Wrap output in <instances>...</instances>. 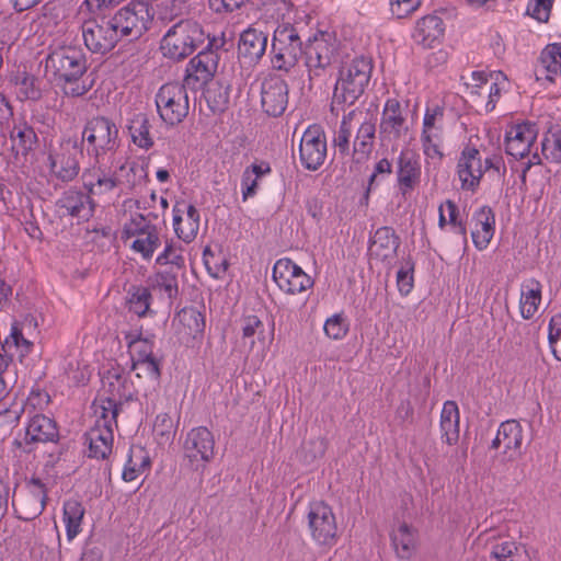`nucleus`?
Returning a JSON list of instances; mask_svg holds the SVG:
<instances>
[{
    "mask_svg": "<svg viewBox=\"0 0 561 561\" xmlns=\"http://www.w3.org/2000/svg\"><path fill=\"white\" fill-rule=\"evenodd\" d=\"M59 430L56 421L44 414H35L28 421L25 433V445L35 443H55L59 440Z\"/></svg>",
    "mask_w": 561,
    "mask_h": 561,
    "instance_id": "nucleus-25",
    "label": "nucleus"
},
{
    "mask_svg": "<svg viewBox=\"0 0 561 561\" xmlns=\"http://www.w3.org/2000/svg\"><path fill=\"white\" fill-rule=\"evenodd\" d=\"M13 82L20 87V94L25 100L38 101L42 98L39 80L35 76L26 71H18L13 78Z\"/></svg>",
    "mask_w": 561,
    "mask_h": 561,
    "instance_id": "nucleus-42",
    "label": "nucleus"
},
{
    "mask_svg": "<svg viewBox=\"0 0 561 561\" xmlns=\"http://www.w3.org/2000/svg\"><path fill=\"white\" fill-rule=\"evenodd\" d=\"M261 106L265 114L278 117L288 105L289 88L285 79L276 73H268L261 82Z\"/></svg>",
    "mask_w": 561,
    "mask_h": 561,
    "instance_id": "nucleus-11",
    "label": "nucleus"
},
{
    "mask_svg": "<svg viewBox=\"0 0 561 561\" xmlns=\"http://www.w3.org/2000/svg\"><path fill=\"white\" fill-rule=\"evenodd\" d=\"M308 525L313 540L319 545L333 546L336 541L337 526L332 508L324 502L310 504Z\"/></svg>",
    "mask_w": 561,
    "mask_h": 561,
    "instance_id": "nucleus-10",
    "label": "nucleus"
},
{
    "mask_svg": "<svg viewBox=\"0 0 561 561\" xmlns=\"http://www.w3.org/2000/svg\"><path fill=\"white\" fill-rule=\"evenodd\" d=\"M553 0H530L526 13L538 22H548Z\"/></svg>",
    "mask_w": 561,
    "mask_h": 561,
    "instance_id": "nucleus-53",
    "label": "nucleus"
},
{
    "mask_svg": "<svg viewBox=\"0 0 561 561\" xmlns=\"http://www.w3.org/2000/svg\"><path fill=\"white\" fill-rule=\"evenodd\" d=\"M27 486L28 495L21 501L19 508L15 507L18 517L22 520H33L38 517L47 501V489L39 478L32 477Z\"/></svg>",
    "mask_w": 561,
    "mask_h": 561,
    "instance_id": "nucleus-23",
    "label": "nucleus"
},
{
    "mask_svg": "<svg viewBox=\"0 0 561 561\" xmlns=\"http://www.w3.org/2000/svg\"><path fill=\"white\" fill-rule=\"evenodd\" d=\"M187 89L184 83L168 82L156 94V105L160 118L169 126L182 123L190 111Z\"/></svg>",
    "mask_w": 561,
    "mask_h": 561,
    "instance_id": "nucleus-7",
    "label": "nucleus"
},
{
    "mask_svg": "<svg viewBox=\"0 0 561 561\" xmlns=\"http://www.w3.org/2000/svg\"><path fill=\"white\" fill-rule=\"evenodd\" d=\"M182 249L173 243H167L163 252L157 257L156 262L160 265L172 264L179 268L184 267L185 260L181 253Z\"/></svg>",
    "mask_w": 561,
    "mask_h": 561,
    "instance_id": "nucleus-54",
    "label": "nucleus"
},
{
    "mask_svg": "<svg viewBox=\"0 0 561 561\" xmlns=\"http://www.w3.org/2000/svg\"><path fill=\"white\" fill-rule=\"evenodd\" d=\"M113 427L110 425H94L84 434L90 458L106 459L113 447Z\"/></svg>",
    "mask_w": 561,
    "mask_h": 561,
    "instance_id": "nucleus-28",
    "label": "nucleus"
},
{
    "mask_svg": "<svg viewBox=\"0 0 561 561\" xmlns=\"http://www.w3.org/2000/svg\"><path fill=\"white\" fill-rule=\"evenodd\" d=\"M542 285L536 278H527L520 284L519 311L525 320L531 319L541 302Z\"/></svg>",
    "mask_w": 561,
    "mask_h": 561,
    "instance_id": "nucleus-31",
    "label": "nucleus"
},
{
    "mask_svg": "<svg viewBox=\"0 0 561 561\" xmlns=\"http://www.w3.org/2000/svg\"><path fill=\"white\" fill-rule=\"evenodd\" d=\"M101 404L95 409V413L99 417L95 425H110L113 427L117 426V416L122 410V402H118L116 398H104L100 399Z\"/></svg>",
    "mask_w": 561,
    "mask_h": 561,
    "instance_id": "nucleus-41",
    "label": "nucleus"
},
{
    "mask_svg": "<svg viewBox=\"0 0 561 561\" xmlns=\"http://www.w3.org/2000/svg\"><path fill=\"white\" fill-rule=\"evenodd\" d=\"M161 362L151 355L140 360H134L133 369H142L150 378L158 380L161 376Z\"/></svg>",
    "mask_w": 561,
    "mask_h": 561,
    "instance_id": "nucleus-58",
    "label": "nucleus"
},
{
    "mask_svg": "<svg viewBox=\"0 0 561 561\" xmlns=\"http://www.w3.org/2000/svg\"><path fill=\"white\" fill-rule=\"evenodd\" d=\"M156 228V225L148 221L144 215L135 214L131 216L130 220L125 224L123 238L140 237L149 231H153Z\"/></svg>",
    "mask_w": 561,
    "mask_h": 561,
    "instance_id": "nucleus-47",
    "label": "nucleus"
},
{
    "mask_svg": "<svg viewBox=\"0 0 561 561\" xmlns=\"http://www.w3.org/2000/svg\"><path fill=\"white\" fill-rule=\"evenodd\" d=\"M325 449L327 445L323 438H312L302 443L299 457L305 463L310 465L318 458L323 457Z\"/></svg>",
    "mask_w": 561,
    "mask_h": 561,
    "instance_id": "nucleus-48",
    "label": "nucleus"
},
{
    "mask_svg": "<svg viewBox=\"0 0 561 561\" xmlns=\"http://www.w3.org/2000/svg\"><path fill=\"white\" fill-rule=\"evenodd\" d=\"M391 172H392V163L387 158L379 160L375 165L373 174L369 176L368 187L366 190V197H368L369 192L373 190V187L376 183L377 176L380 174L389 175V174H391Z\"/></svg>",
    "mask_w": 561,
    "mask_h": 561,
    "instance_id": "nucleus-64",
    "label": "nucleus"
},
{
    "mask_svg": "<svg viewBox=\"0 0 561 561\" xmlns=\"http://www.w3.org/2000/svg\"><path fill=\"white\" fill-rule=\"evenodd\" d=\"M376 127L373 122H363L358 128L356 139L354 141V160L360 163L368 159L371 149L373 140L375 138Z\"/></svg>",
    "mask_w": 561,
    "mask_h": 561,
    "instance_id": "nucleus-37",
    "label": "nucleus"
},
{
    "mask_svg": "<svg viewBox=\"0 0 561 561\" xmlns=\"http://www.w3.org/2000/svg\"><path fill=\"white\" fill-rule=\"evenodd\" d=\"M157 285L168 294L170 298L178 294V279L171 272H160L156 276Z\"/></svg>",
    "mask_w": 561,
    "mask_h": 561,
    "instance_id": "nucleus-59",
    "label": "nucleus"
},
{
    "mask_svg": "<svg viewBox=\"0 0 561 561\" xmlns=\"http://www.w3.org/2000/svg\"><path fill=\"white\" fill-rule=\"evenodd\" d=\"M85 182L84 186L88 190V194L91 197L101 196L112 192L119 184V180L116 176V172H111V170L106 169L102 161L96 163L94 161V165L89 174L84 175Z\"/></svg>",
    "mask_w": 561,
    "mask_h": 561,
    "instance_id": "nucleus-27",
    "label": "nucleus"
},
{
    "mask_svg": "<svg viewBox=\"0 0 561 561\" xmlns=\"http://www.w3.org/2000/svg\"><path fill=\"white\" fill-rule=\"evenodd\" d=\"M82 37L87 48L96 54L111 51L119 41L111 19L85 21L82 24Z\"/></svg>",
    "mask_w": 561,
    "mask_h": 561,
    "instance_id": "nucleus-14",
    "label": "nucleus"
},
{
    "mask_svg": "<svg viewBox=\"0 0 561 561\" xmlns=\"http://www.w3.org/2000/svg\"><path fill=\"white\" fill-rule=\"evenodd\" d=\"M391 542L397 557L402 561H410L417 548V531L402 523L392 530Z\"/></svg>",
    "mask_w": 561,
    "mask_h": 561,
    "instance_id": "nucleus-30",
    "label": "nucleus"
},
{
    "mask_svg": "<svg viewBox=\"0 0 561 561\" xmlns=\"http://www.w3.org/2000/svg\"><path fill=\"white\" fill-rule=\"evenodd\" d=\"M85 510L83 505L73 499L64 503V522L66 524L67 538L71 541L81 531V523Z\"/></svg>",
    "mask_w": 561,
    "mask_h": 561,
    "instance_id": "nucleus-38",
    "label": "nucleus"
},
{
    "mask_svg": "<svg viewBox=\"0 0 561 561\" xmlns=\"http://www.w3.org/2000/svg\"><path fill=\"white\" fill-rule=\"evenodd\" d=\"M118 38L135 41L140 38L151 26L153 21L152 9L144 1L130 2L119 9L112 18Z\"/></svg>",
    "mask_w": 561,
    "mask_h": 561,
    "instance_id": "nucleus-6",
    "label": "nucleus"
},
{
    "mask_svg": "<svg viewBox=\"0 0 561 561\" xmlns=\"http://www.w3.org/2000/svg\"><path fill=\"white\" fill-rule=\"evenodd\" d=\"M323 329L330 339L341 340L348 332V323L342 313H336L327 319Z\"/></svg>",
    "mask_w": 561,
    "mask_h": 561,
    "instance_id": "nucleus-51",
    "label": "nucleus"
},
{
    "mask_svg": "<svg viewBox=\"0 0 561 561\" xmlns=\"http://www.w3.org/2000/svg\"><path fill=\"white\" fill-rule=\"evenodd\" d=\"M82 142L87 144V153L96 163L108 152H115L119 147L118 128L108 117L95 116L90 118L82 131Z\"/></svg>",
    "mask_w": 561,
    "mask_h": 561,
    "instance_id": "nucleus-4",
    "label": "nucleus"
},
{
    "mask_svg": "<svg viewBox=\"0 0 561 561\" xmlns=\"http://www.w3.org/2000/svg\"><path fill=\"white\" fill-rule=\"evenodd\" d=\"M125 127L130 136L131 142L138 148L149 150L154 146V140L151 135L152 125L146 112L129 110L127 112Z\"/></svg>",
    "mask_w": 561,
    "mask_h": 561,
    "instance_id": "nucleus-24",
    "label": "nucleus"
},
{
    "mask_svg": "<svg viewBox=\"0 0 561 561\" xmlns=\"http://www.w3.org/2000/svg\"><path fill=\"white\" fill-rule=\"evenodd\" d=\"M327 137L320 125H310L300 138L299 159L302 167L317 171L327 158Z\"/></svg>",
    "mask_w": 561,
    "mask_h": 561,
    "instance_id": "nucleus-9",
    "label": "nucleus"
},
{
    "mask_svg": "<svg viewBox=\"0 0 561 561\" xmlns=\"http://www.w3.org/2000/svg\"><path fill=\"white\" fill-rule=\"evenodd\" d=\"M268 35L255 27H248L239 37L238 57L249 66H255L265 55Z\"/></svg>",
    "mask_w": 561,
    "mask_h": 561,
    "instance_id": "nucleus-19",
    "label": "nucleus"
},
{
    "mask_svg": "<svg viewBox=\"0 0 561 561\" xmlns=\"http://www.w3.org/2000/svg\"><path fill=\"white\" fill-rule=\"evenodd\" d=\"M103 390L108 393L107 398H116L118 402L125 397L126 378L118 369L107 370L102 378Z\"/></svg>",
    "mask_w": 561,
    "mask_h": 561,
    "instance_id": "nucleus-43",
    "label": "nucleus"
},
{
    "mask_svg": "<svg viewBox=\"0 0 561 561\" xmlns=\"http://www.w3.org/2000/svg\"><path fill=\"white\" fill-rule=\"evenodd\" d=\"M153 433L160 444L168 443L172 439L174 431L173 420L168 413H160L156 416L153 423Z\"/></svg>",
    "mask_w": 561,
    "mask_h": 561,
    "instance_id": "nucleus-49",
    "label": "nucleus"
},
{
    "mask_svg": "<svg viewBox=\"0 0 561 561\" xmlns=\"http://www.w3.org/2000/svg\"><path fill=\"white\" fill-rule=\"evenodd\" d=\"M87 69L85 56L76 46L56 47L45 59L46 75L66 96L79 98L89 91L90 87L80 82Z\"/></svg>",
    "mask_w": 561,
    "mask_h": 561,
    "instance_id": "nucleus-1",
    "label": "nucleus"
},
{
    "mask_svg": "<svg viewBox=\"0 0 561 561\" xmlns=\"http://www.w3.org/2000/svg\"><path fill=\"white\" fill-rule=\"evenodd\" d=\"M10 139L12 142L11 150L15 158L19 156L26 157L37 144L35 130L25 122L13 125L10 130Z\"/></svg>",
    "mask_w": 561,
    "mask_h": 561,
    "instance_id": "nucleus-32",
    "label": "nucleus"
},
{
    "mask_svg": "<svg viewBox=\"0 0 561 561\" xmlns=\"http://www.w3.org/2000/svg\"><path fill=\"white\" fill-rule=\"evenodd\" d=\"M491 207L483 206L481 207L471 219V224L473 225L472 229H479V231L491 232V222L490 215Z\"/></svg>",
    "mask_w": 561,
    "mask_h": 561,
    "instance_id": "nucleus-61",
    "label": "nucleus"
},
{
    "mask_svg": "<svg viewBox=\"0 0 561 561\" xmlns=\"http://www.w3.org/2000/svg\"><path fill=\"white\" fill-rule=\"evenodd\" d=\"M304 54L302 42L291 24L278 25L273 34L270 59L273 70L288 73Z\"/></svg>",
    "mask_w": 561,
    "mask_h": 561,
    "instance_id": "nucleus-5",
    "label": "nucleus"
},
{
    "mask_svg": "<svg viewBox=\"0 0 561 561\" xmlns=\"http://www.w3.org/2000/svg\"><path fill=\"white\" fill-rule=\"evenodd\" d=\"M442 19L436 15H426L417 22V31L425 37H436L442 33Z\"/></svg>",
    "mask_w": 561,
    "mask_h": 561,
    "instance_id": "nucleus-57",
    "label": "nucleus"
},
{
    "mask_svg": "<svg viewBox=\"0 0 561 561\" xmlns=\"http://www.w3.org/2000/svg\"><path fill=\"white\" fill-rule=\"evenodd\" d=\"M176 319L186 330L185 334L188 336L196 337L197 334H201L204 331V316L194 307H185L181 309L176 314Z\"/></svg>",
    "mask_w": 561,
    "mask_h": 561,
    "instance_id": "nucleus-39",
    "label": "nucleus"
},
{
    "mask_svg": "<svg viewBox=\"0 0 561 561\" xmlns=\"http://www.w3.org/2000/svg\"><path fill=\"white\" fill-rule=\"evenodd\" d=\"M337 46L335 35L329 32H319L312 38H309L304 54L310 79L319 77L323 70L331 66L335 59Z\"/></svg>",
    "mask_w": 561,
    "mask_h": 561,
    "instance_id": "nucleus-8",
    "label": "nucleus"
},
{
    "mask_svg": "<svg viewBox=\"0 0 561 561\" xmlns=\"http://www.w3.org/2000/svg\"><path fill=\"white\" fill-rule=\"evenodd\" d=\"M161 241L159 238L158 228L149 231L144 236L137 237L131 243V249L139 252L144 259L149 260L154 251L160 247Z\"/></svg>",
    "mask_w": 561,
    "mask_h": 561,
    "instance_id": "nucleus-44",
    "label": "nucleus"
},
{
    "mask_svg": "<svg viewBox=\"0 0 561 561\" xmlns=\"http://www.w3.org/2000/svg\"><path fill=\"white\" fill-rule=\"evenodd\" d=\"M421 174L419 157L410 150H402L397 160V182L403 196L420 185Z\"/></svg>",
    "mask_w": 561,
    "mask_h": 561,
    "instance_id": "nucleus-20",
    "label": "nucleus"
},
{
    "mask_svg": "<svg viewBox=\"0 0 561 561\" xmlns=\"http://www.w3.org/2000/svg\"><path fill=\"white\" fill-rule=\"evenodd\" d=\"M414 263L408 261L404 267H401L397 273V285L399 291L407 296L411 293L414 284L413 277Z\"/></svg>",
    "mask_w": 561,
    "mask_h": 561,
    "instance_id": "nucleus-55",
    "label": "nucleus"
},
{
    "mask_svg": "<svg viewBox=\"0 0 561 561\" xmlns=\"http://www.w3.org/2000/svg\"><path fill=\"white\" fill-rule=\"evenodd\" d=\"M539 60L550 73H561V44H548L541 51Z\"/></svg>",
    "mask_w": 561,
    "mask_h": 561,
    "instance_id": "nucleus-46",
    "label": "nucleus"
},
{
    "mask_svg": "<svg viewBox=\"0 0 561 561\" xmlns=\"http://www.w3.org/2000/svg\"><path fill=\"white\" fill-rule=\"evenodd\" d=\"M203 89V96L213 114L224 113L229 104L230 87L211 80Z\"/></svg>",
    "mask_w": 561,
    "mask_h": 561,
    "instance_id": "nucleus-34",
    "label": "nucleus"
},
{
    "mask_svg": "<svg viewBox=\"0 0 561 561\" xmlns=\"http://www.w3.org/2000/svg\"><path fill=\"white\" fill-rule=\"evenodd\" d=\"M215 439L213 433L205 426L192 428L184 440L185 458L198 470L214 458Z\"/></svg>",
    "mask_w": 561,
    "mask_h": 561,
    "instance_id": "nucleus-13",
    "label": "nucleus"
},
{
    "mask_svg": "<svg viewBox=\"0 0 561 561\" xmlns=\"http://www.w3.org/2000/svg\"><path fill=\"white\" fill-rule=\"evenodd\" d=\"M56 206L61 216H70L79 220H89L93 216L94 203L88 193L70 187L57 199Z\"/></svg>",
    "mask_w": 561,
    "mask_h": 561,
    "instance_id": "nucleus-18",
    "label": "nucleus"
},
{
    "mask_svg": "<svg viewBox=\"0 0 561 561\" xmlns=\"http://www.w3.org/2000/svg\"><path fill=\"white\" fill-rule=\"evenodd\" d=\"M350 136L351 127L347 126L345 119H342L340 128L333 139V144L343 156L348 154L350 152Z\"/></svg>",
    "mask_w": 561,
    "mask_h": 561,
    "instance_id": "nucleus-60",
    "label": "nucleus"
},
{
    "mask_svg": "<svg viewBox=\"0 0 561 561\" xmlns=\"http://www.w3.org/2000/svg\"><path fill=\"white\" fill-rule=\"evenodd\" d=\"M493 559L497 561H528V554L524 547L516 541L493 534Z\"/></svg>",
    "mask_w": 561,
    "mask_h": 561,
    "instance_id": "nucleus-35",
    "label": "nucleus"
},
{
    "mask_svg": "<svg viewBox=\"0 0 561 561\" xmlns=\"http://www.w3.org/2000/svg\"><path fill=\"white\" fill-rule=\"evenodd\" d=\"M422 144L424 153L427 157H443V153L439 151V133L438 129H423L422 133Z\"/></svg>",
    "mask_w": 561,
    "mask_h": 561,
    "instance_id": "nucleus-56",
    "label": "nucleus"
},
{
    "mask_svg": "<svg viewBox=\"0 0 561 561\" xmlns=\"http://www.w3.org/2000/svg\"><path fill=\"white\" fill-rule=\"evenodd\" d=\"M523 434L519 423L515 420L502 422L495 437L493 449L503 455V460H513L519 455Z\"/></svg>",
    "mask_w": 561,
    "mask_h": 561,
    "instance_id": "nucleus-21",
    "label": "nucleus"
},
{
    "mask_svg": "<svg viewBox=\"0 0 561 561\" xmlns=\"http://www.w3.org/2000/svg\"><path fill=\"white\" fill-rule=\"evenodd\" d=\"M490 168L491 157L484 159L483 165L479 150L473 147H466L457 165L461 188L473 190L479 184L484 172Z\"/></svg>",
    "mask_w": 561,
    "mask_h": 561,
    "instance_id": "nucleus-16",
    "label": "nucleus"
},
{
    "mask_svg": "<svg viewBox=\"0 0 561 561\" xmlns=\"http://www.w3.org/2000/svg\"><path fill=\"white\" fill-rule=\"evenodd\" d=\"M540 147L545 159L553 163H561V130L553 135V139L545 137Z\"/></svg>",
    "mask_w": 561,
    "mask_h": 561,
    "instance_id": "nucleus-52",
    "label": "nucleus"
},
{
    "mask_svg": "<svg viewBox=\"0 0 561 561\" xmlns=\"http://www.w3.org/2000/svg\"><path fill=\"white\" fill-rule=\"evenodd\" d=\"M273 279L280 290L289 295L302 293L313 286L312 278L287 257L279 259L274 264Z\"/></svg>",
    "mask_w": 561,
    "mask_h": 561,
    "instance_id": "nucleus-12",
    "label": "nucleus"
},
{
    "mask_svg": "<svg viewBox=\"0 0 561 561\" xmlns=\"http://www.w3.org/2000/svg\"><path fill=\"white\" fill-rule=\"evenodd\" d=\"M185 211L187 220L184 226V230H181L180 233H182L181 240H183L186 243H190L196 238L198 233L201 217L198 210L194 205L186 206Z\"/></svg>",
    "mask_w": 561,
    "mask_h": 561,
    "instance_id": "nucleus-50",
    "label": "nucleus"
},
{
    "mask_svg": "<svg viewBox=\"0 0 561 561\" xmlns=\"http://www.w3.org/2000/svg\"><path fill=\"white\" fill-rule=\"evenodd\" d=\"M149 466L150 458L145 455L142 448H130L127 462L122 473V478L126 482H131L137 478L142 468Z\"/></svg>",
    "mask_w": 561,
    "mask_h": 561,
    "instance_id": "nucleus-40",
    "label": "nucleus"
},
{
    "mask_svg": "<svg viewBox=\"0 0 561 561\" xmlns=\"http://www.w3.org/2000/svg\"><path fill=\"white\" fill-rule=\"evenodd\" d=\"M371 71V60L363 56L354 58L346 69H342L333 91L332 111L354 105L363 95Z\"/></svg>",
    "mask_w": 561,
    "mask_h": 561,
    "instance_id": "nucleus-3",
    "label": "nucleus"
},
{
    "mask_svg": "<svg viewBox=\"0 0 561 561\" xmlns=\"http://www.w3.org/2000/svg\"><path fill=\"white\" fill-rule=\"evenodd\" d=\"M379 128L382 137L389 140L399 139L408 130L401 104L397 99L387 100Z\"/></svg>",
    "mask_w": 561,
    "mask_h": 561,
    "instance_id": "nucleus-26",
    "label": "nucleus"
},
{
    "mask_svg": "<svg viewBox=\"0 0 561 561\" xmlns=\"http://www.w3.org/2000/svg\"><path fill=\"white\" fill-rule=\"evenodd\" d=\"M218 62L219 55L201 50L190 60L183 83L192 91L201 90L213 80Z\"/></svg>",
    "mask_w": 561,
    "mask_h": 561,
    "instance_id": "nucleus-15",
    "label": "nucleus"
},
{
    "mask_svg": "<svg viewBox=\"0 0 561 561\" xmlns=\"http://www.w3.org/2000/svg\"><path fill=\"white\" fill-rule=\"evenodd\" d=\"M400 239L393 228L385 226L376 230L370 239L369 253L381 261L396 255Z\"/></svg>",
    "mask_w": 561,
    "mask_h": 561,
    "instance_id": "nucleus-29",
    "label": "nucleus"
},
{
    "mask_svg": "<svg viewBox=\"0 0 561 561\" xmlns=\"http://www.w3.org/2000/svg\"><path fill=\"white\" fill-rule=\"evenodd\" d=\"M442 440L455 445L459 439V409L455 401H446L440 413Z\"/></svg>",
    "mask_w": 561,
    "mask_h": 561,
    "instance_id": "nucleus-33",
    "label": "nucleus"
},
{
    "mask_svg": "<svg viewBox=\"0 0 561 561\" xmlns=\"http://www.w3.org/2000/svg\"><path fill=\"white\" fill-rule=\"evenodd\" d=\"M242 186V199L247 201L250 197H253L259 187V179L252 176L250 171H243L241 179Z\"/></svg>",
    "mask_w": 561,
    "mask_h": 561,
    "instance_id": "nucleus-63",
    "label": "nucleus"
},
{
    "mask_svg": "<svg viewBox=\"0 0 561 561\" xmlns=\"http://www.w3.org/2000/svg\"><path fill=\"white\" fill-rule=\"evenodd\" d=\"M32 347L33 343L24 337L22 330L18 324H13L10 336H8L0 346V399H2L7 393V386L2 374L12 362V348L21 350L20 356L23 357L31 352Z\"/></svg>",
    "mask_w": 561,
    "mask_h": 561,
    "instance_id": "nucleus-22",
    "label": "nucleus"
},
{
    "mask_svg": "<svg viewBox=\"0 0 561 561\" xmlns=\"http://www.w3.org/2000/svg\"><path fill=\"white\" fill-rule=\"evenodd\" d=\"M538 131L537 124L531 122H524L511 126V128L505 131L506 153L519 159L528 157L537 139Z\"/></svg>",
    "mask_w": 561,
    "mask_h": 561,
    "instance_id": "nucleus-17",
    "label": "nucleus"
},
{
    "mask_svg": "<svg viewBox=\"0 0 561 561\" xmlns=\"http://www.w3.org/2000/svg\"><path fill=\"white\" fill-rule=\"evenodd\" d=\"M49 160L53 173L62 182L72 181L79 173V162L71 152H64L56 157L50 154Z\"/></svg>",
    "mask_w": 561,
    "mask_h": 561,
    "instance_id": "nucleus-36",
    "label": "nucleus"
},
{
    "mask_svg": "<svg viewBox=\"0 0 561 561\" xmlns=\"http://www.w3.org/2000/svg\"><path fill=\"white\" fill-rule=\"evenodd\" d=\"M214 257H215V255L211 252L210 248L206 247L203 252L204 264H205L208 273L213 277L219 278L221 276V274L225 273L226 270L228 268V263H227V261L224 260L220 265L215 264V266H211V259H214Z\"/></svg>",
    "mask_w": 561,
    "mask_h": 561,
    "instance_id": "nucleus-62",
    "label": "nucleus"
},
{
    "mask_svg": "<svg viewBox=\"0 0 561 561\" xmlns=\"http://www.w3.org/2000/svg\"><path fill=\"white\" fill-rule=\"evenodd\" d=\"M128 307L129 311L138 317H144L149 310L151 294L147 287H133L129 291Z\"/></svg>",
    "mask_w": 561,
    "mask_h": 561,
    "instance_id": "nucleus-45",
    "label": "nucleus"
},
{
    "mask_svg": "<svg viewBox=\"0 0 561 561\" xmlns=\"http://www.w3.org/2000/svg\"><path fill=\"white\" fill-rule=\"evenodd\" d=\"M205 42L206 33L202 24L193 19H182L163 35L160 50L163 57L172 61H182Z\"/></svg>",
    "mask_w": 561,
    "mask_h": 561,
    "instance_id": "nucleus-2",
    "label": "nucleus"
}]
</instances>
